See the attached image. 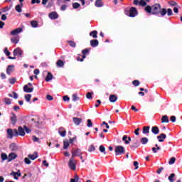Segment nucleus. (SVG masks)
<instances>
[{"mask_svg": "<svg viewBox=\"0 0 182 182\" xmlns=\"http://www.w3.org/2000/svg\"><path fill=\"white\" fill-rule=\"evenodd\" d=\"M145 11L147 14H151V15H159V14H161V16H166V14L168 16L173 15V10L171 9H161L160 4H155L151 6H146Z\"/></svg>", "mask_w": 182, "mask_h": 182, "instance_id": "f257e3e1", "label": "nucleus"}, {"mask_svg": "<svg viewBox=\"0 0 182 182\" xmlns=\"http://www.w3.org/2000/svg\"><path fill=\"white\" fill-rule=\"evenodd\" d=\"M126 15L130 18H134L137 15V9L132 7L129 11H126Z\"/></svg>", "mask_w": 182, "mask_h": 182, "instance_id": "f03ea898", "label": "nucleus"}, {"mask_svg": "<svg viewBox=\"0 0 182 182\" xmlns=\"http://www.w3.org/2000/svg\"><path fill=\"white\" fill-rule=\"evenodd\" d=\"M14 136L18 137V136H21L23 137L25 136V129L22 127H19L18 129H14Z\"/></svg>", "mask_w": 182, "mask_h": 182, "instance_id": "7ed1b4c3", "label": "nucleus"}, {"mask_svg": "<svg viewBox=\"0 0 182 182\" xmlns=\"http://www.w3.org/2000/svg\"><path fill=\"white\" fill-rule=\"evenodd\" d=\"M115 156H122L124 153V147L122 146H117L114 149Z\"/></svg>", "mask_w": 182, "mask_h": 182, "instance_id": "20e7f679", "label": "nucleus"}, {"mask_svg": "<svg viewBox=\"0 0 182 182\" xmlns=\"http://www.w3.org/2000/svg\"><path fill=\"white\" fill-rule=\"evenodd\" d=\"M68 166L71 170H76V160H75V158L71 157L68 162Z\"/></svg>", "mask_w": 182, "mask_h": 182, "instance_id": "39448f33", "label": "nucleus"}, {"mask_svg": "<svg viewBox=\"0 0 182 182\" xmlns=\"http://www.w3.org/2000/svg\"><path fill=\"white\" fill-rule=\"evenodd\" d=\"M22 55H23V51L21 50V48H17L14 50V55L18 56V58H22Z\"/></svg>", "mask_w": 182, "mask_h": 182, "instance_id": "423d86ee", "label": "nucleus"}, {"mask_svg": "<svg viewBox=\"0 0 182 182\" xmlns=\"http://www.w3.org/2000/svg\"><path fill=\"white\" fill-rule=\"evenodd\" d=\"M23 31V28H17L11 32V35H13V36L18 35V33H21V32H22Z\"/></svg>", "mask_w": 182, "mask_h": 182, "instance_id": "0eeeda50", "label": "nucleus"}, {"mask_svg": "<svg viewBox=\"0 0 182 182\" xmlns=\"http://www.w3.org/2000/svg\"><path fill=\"white\" fill-rule=\"evenodd\" d=\"M82 154V151L80 149H76L75 151H72V157L74 159V157H76L77 156H80Z\"/></svg>", "mask_w": 182, "mask_h": 182, "instance_id": "6e6552de", "label": "nucleus"}, {"mask_svg": "<svg viewBox=\"0 0 182 182\" xmlns=\"http://www.w3.org/2000/svg\"><path fill=\"white\" fill-rule=\"evenodd\" d=\"M15 136V132L12 131V129H7V139H12Z\"/></svg>", "mask_w": 182, "mask_h": 182, "instance_id": "1a4fd4ad", "label": "nucleus"}, {"mask_svg": "<svg viewBox=\"0 0 182 182\" xmlns=\"http://www.w3.org/2000/svg\"><path fill=\"white\" fill-rule=\"evenodd\" d=\"M10 176H13L14 177L15 180H18V177H21V171H18V172H11L10 173Z\"/></svg>", "mask_w": 182, "mask_h": 182, "instance_id": "9d476101", "label": "nucleus"}, {"mask_svg": "<svg viewBox=\"0 0 182 182\" xmlns=\"http://www.w3.org/2000/svg\"><path fill=\"white\" fill-rule=\"evenodd\" d=\"M23 91L26 93H32V92H33V87H29L28 85H24Z\"/></svg>", "mask_w": 182, "mask_h": 182, "instance_id": "9b49d317", "label": "nucleus"}, {"mask_svg": "<svg viewBox=\"0 0 182 182\" xmlns=\"http://www.w3.org/2000/svg\"><path fill=\"white\" fill-rule=\"evenodd\" d=\"M166 137H167V136L164 134H161L159 136H157V139H159L160 143H163L164 139H166Z\"/></svg>", "mask_w": 182, "mask_h": 182, "instance_id": "f8f14e48", "label": "nucleus"}, {"mask_svg": "<svg viewBox=\"0 0 182 182\" xmlns=\"http://www.w3.org/2000/svg\"><path fill=\"white\" fill-rule=\"evenodd\" d=\"M28 159L31 160H36L38 159V152H34L33 154H28Z\"/></svg>", "mask_w": 182, "mask_h": 182, "instance_id": "ddd939ff", "label": "nucleus"}, {"mask_svg": "<svg viewBox=\"0 0 182 182\" xmlns=\"http://www.w3.org/2000/svg\"><path fill=\"white\" fill-rule=\"evenodd\" d=\"M73 122L75 123V124H76L77 126H79L80 124V123H82L81 118L74 117V118H73Z\"/></svg>", "mask_w": 182, "mask_h": 182, "instance_id": "4468645a", "label": "nucleus"}, {"mask_svg": "<svg viewBox=\"0 0 182 182\" xmlns=\"http://www.w3.org/2000/svg\"><path fill=\"white\" fill-rule=\"evenodd\" d=\"M49 18L50 19H58V13L56 12H51L49 14Z\"/></svg>", "mask_w": 182, "mask_h": 182, "instance_id": "2eb2a0df", "label": "nucleus"}, {"mask_svg": "<svg viewBox=\"0 0 182 182\" xmlns=\"http://www.w3.org/2000/svg\"><path fill=\"white\" fill-rule=\"evenodd\" d=\"M151 132L154 134H159L160 129H159V127L154 126L151 128Z\"/></svg>", "mask_w": 182, "mask_h": 182, "instance_id": "dca6fc26", "label": "nucleus"}, {"mask_svg": "<svg viewBox=\"0 0 182 182\" xmlns=\"http://www.w3.org/2000/svg\"><path fill=\"white\" fill-rule=\"evenodd\" d=\"M18 157V156L16 155V154L15 153H11L9 155V161H12V160H15V159Z\"/></svg>", "mask_w": 182, "mask_h": 182, "instance_id": "f3484780", "label": "nucleus"}, {"mask_svg": "<svg viewBox=\"0 0 182 182\" xmlns=\"http://www.w3.org/2000/svg\"><path fill=\"white\" fill-rule=\"evenodd\" d=\"M99 45V41L97 40H91L90 41V46L92 48H96V46H97Z\"/></svg>", "mask_w": 182, "mask_h": 182, "instance_id": "a211bd4d", "label": "nucleus"}, {"mask_svg": "<svg viewBox=\"0 0 182 182\" xmlns=\"http://www.w3.org/2000/svg\"><path fill=\"white\" fill-rule=\"evenodd\" d=\"M14 69H15V66L14 65H9L6 70L7 75H11V73L13 72Z\"/></svg>", "mask_w": 182, "mask_h": 182, "instance_id": "6ab92c4d", "label": "nucleus"}, {"mask_svg": "<svg viewBox=\"0 0 182 182\" xmlns=\"http://www.w3.org/2000/svg\"><path fill=\"white\" fill-rule=\"evenodd\" d=\"M11 124H16L17 119L16 115L15 114H12V116L11 117Z\"/></svg>", "mask_w": 182, "mask_h": 182, "instance_id": "aec40b11", "label": "nucleus"}, {"mask_svg": "<svg viewBox=\"0 0 182 182\" xmlns=\"http://www.w3.org/2000/svg\"><path fill=\"white\" fill-rule=\"evenodd\" d=\"M22 6H23V4H20L17 6H16L15 9H16V12H18V13L22 12Z\"/></svg>", "mask_w": 182, "mask_h": 182, "instance_id": "412c9836", "label": "nucleus"}, {"mask_svg": "<svg viewBox=\"0 0 182 182\" xmlns=\"http://www.w3.org/2000/svg\"><path fill=\"white\" fill-rule=\"evenodd\" d=\"M53 79V75L50 73H48V75L46 77V82H50Z\"/></svg>", "mask_w": 182, "mask_h": 182, "instance_id": "4be33fe9", "label": "nucleus"}, {"mask_svg": "<svg viewBox=\"0 0 182 182\" xmlns=\"http://www.w3.org/2000/svg\"><path fill=\"white\" fill-rule=\"evenodd\" d=\"M11 42L12 43H18L19 42V36H16L15 37L11 38Z\"/></svg>", "mask_w": 182, "mask_h": 182, "instance_id": "5701e85b", "label": "nucleus"}, {"mask_svg": "<svg viewBox=\"0 0 182 182\" xmlns=\"http://www.w3.org/2000/svg\"><path fill=\"white\" fill-rule=\"evenodd\" d=\"M117 100V97H116V95H112L109 96V102H111V103H114V102H116Z\"/></svg>", "mask_w": 182, "mask_h": 182, "instance_id": "b1692460", "label": "nucleus"}, {"mask_svg": "<svg viewBox=\"0 0 182 182\" xmlns=\"http://www.w3.org/2000/svg\"><path fill=\"white\" fill-rule=\"evenodd\" d=\"M95 6H97V8H101V6H103V1H102V0H97L95 1Z\"/></svg>", "mask_w": 182, "mask_h": 182, "instance_id": "393cba45", "label": "nucleus"}, {"mask_svg": "<svg viewBox=\"0 0 182 182\" xmlns=\"http://www.w3.org/2000/svg\"><path fill=\"white\" fill-rule=\"evenodd\" d=\"M150 132V127L147 126V127H144L143 128V134H149Z\"/></svg>", "mask_w": 182, "mask_h": 182, "instance_id": "a878e982", "label": "nucleus"}, {"mask_svg": "<svg viewBox=\"0 0 182 182\" xmlns=\"http://www.w3.org/2000/svg\"><path fill=\"white\" fill-rule=\"evenodd\" d=\"M161 120L162 123H168L169 122L168 117H167V115H164Z\"/></svg>", "mask_w": 182, "mask_h": 182, "instance_id": "bb28decb", "label": "nucleus"}, {"mask_svg": "<svg viewBox=\"0 0 182 182\" xmlns=\"http://www.w3.org/2000/svg\"><path fill=\"white\" fill-rule=\"evenodd\" d=\"M69 145H70L69 140H68V139L64 140V141H63V149L65 150H66V149H68V147H69Z\"/></svg>", "mask_w": 182, "mask_h": 182, "instance_id": "cd10ccee", "label": "nucleus"}, {"mask_svg": "<svg viewBox=\"0 0 182 182\" xmlns=\"http://www.w3.org/2000/svg\"><path fill=\"white\" fill-rule=\"evenodd\" d=\"M10 149L12 150V151H16V150H18V146L16 144L13 143L10 145Z\"/></svg>", "mask_w": 182, "mask_h": 182, "instance_id": "c85d7f7f", "label": "nucleus"}, {"mask_svg": "<svg viewBox=\"0 0 182 182\" xmlns=\"http://www.w3.org/2000/svg\"><path fill=\"white\" fill-rule=\"evenodd\" d=\"M141 144H147V143H149V139H147V137L141 138Z\"/></svg>", "mask_w": 182, "mask_h": 182, "instance_id": "c756f323", "label": "nucleus"}, {"mask_svg": "<svg viewBox=\"0 0 182 182\" xmlns=\"http://www.w3.org/2000/svg\"><path fill=\"white\" fill-rule=\"evenodd\" d=\"M56 65H57V66H58V68H63V66H64L65 63L61 60H58L56 63Z\"/></svg>", "mask_w": 182, "mask_h": 182, "instance_id": "7c9ffc66", "label": "nucleus"}, {"mask_svg": "<svg viewBox=\"0 0 182 182\" xmlns=\"http://www.w3.org/2000/svg\"><path fill=\"white\" fill-rule=\"evenodd\" d=\"M60 130H62V128H60V129L58 130L59 134L61 136V137H65V136H66V130H63V132H61Z\"/></svg>", "mask_w": 182, "mask_h": 182, "instance_id": "2f4dec72", "label": "nucleus"}, {"mask_svg": "<svg viewBox=\"0 0 182 182\" xmlns=\"http://www.w3.org/2000/svg\"><path fill=\"white\" fill-rule=\"evenodd\" d=\"M99 150L101 153H103V154H106V148H105L103 145L100 146Z\"/></svg>", "mask_w": 182, "mask_h": 182, "instance_id": "473e14b6", "label": "nucleus"}, {"mask_svg": "<svg viewBox=\"0 0 182 182\" xmlns=\"http://www.w3.org/2000/svg\"><path fill=\"white\" fill-rule=\"evenodd\" d=\"M90 36H92V38H97V31H93L90 33Z\"/></svg>", "mask_w": 182, "mask_h": 182, "instance_id": "72a5a7b5", "label": "nucleus"}, {"mask_svg": "<svg viewBox=\"0 0 182 182\" xmlns=\"http://www.w3.org/2000/svg\"><path fill=\"white\" fill-rule=\"evenodd\" d=\"M174 177H176V174L171 173L168 178L170 182H174Z\"/></svg>", "mask_w": 182, "mask_h": 182, "instance_id": "f704fd0d", "label": "nucleus"}, {"mask_svg": "<svg viewBox=\"0 0 182 182\" xmlns=\"http://www.w3.org/2000/svg\"><path fill=\"white\" fill-rule=\"evenodd\" d=\"M79 176L77 175H75L73 178H71L70 182H77L79 181Z\"/></svg>", "mask_w": 182, "mask_h": 182, "instance_id": "c9c22d12", "label": "nucleus"}, {"mask_svg": "<svg viewBox=\"0 0 182 182\" xmlns=\"http://www.w3.org/2000/svg\"><path fill=\"white\" fill-rule=\"evenodd\" d=\"M146 5H147V2L146 1V0L139 1V6H146Z\"/></svg>", "mask_w": 182, "mask_h": 182, "instance_id": "e433bc0d", "label": "nucleus"}, {"mask_svg": "<svg viewBox=\"0 0 182 182\" xmlns=\"http://www.w3.org/2000/svg\"><path fill=\"white\" fill-rule=\"evenodd\" d=\"M31 25L33 28H36V26H38V21H32L31 22Z\"/></svg>", "mask_w": 182, "mask_h": 182, "instance_id": "4c0bfd02", "label": "nucleus"}, {"mask_svg": "<svg viewBox=\"0 0 182 182\" xmlns=\"http://www.w3.org/2000/svg\"><path fill=\"white\" fill-rule=\"evenodd\" d=\"M31 97H32V95L30 94H28L25 96V99H26V102H31Z\"/></svg>", "mask_w": 182, "mask_h": 182, "instance_id": "58836bf2", "label": "nucleus"}, {"mask_svg": "<svg viewBox=\"0 0 182 182\" xmlns=\"http://www.w3.org/2000/svg\"><path fill=\"white\" fill-rule=\"evenodd\" d=\"M174 163H176V158L172 157L169 159L168 161V164L171 165V164H174Z\"/></svg>", "mask_w": 182, "mask_h": 182, "instance_id": "ea45409f", "label": "nucleus"}, {"mask_svg": "<svg viewBox=\"0 0 182 182\" xmlns=\"http://www.w3.org/2000/svg\"><path fill=\"white\" fill-rule=\"evenodd\" d=\"M95 150H96V148H95L94 145H91L88 148V151H90V153H92V151H95Z\"/></svg>", "mask_w": 182, "mask_h": 182, "instance_id": "a19ab883", "label": "nucleus"}, {"mask_svg": "<svg viewBox=\"0 0 182 182\" xmlns=\"http://www.w3.org/2000/svg\"><path fill=\"white\" fill-rule=\"evenodd\" d=\"M87 127H92V126H93V123H92L91 119H87Z\"/></svg>", "mask_w": 182, "mask_h": 182, "instance_id": "79ce46f5", "label": "nucleus"}, {"mask_svg": "<svg viewBox=\"0 0 182 182\" xmlns=\"http://www.w3.org/2000/svg\"><path fill=\"white\" fill-rule=\"evenodd\" d=\"M68 43L70 45V46H72V48H75L76 47V43L74 41H68Z\"/></svg>", "mask_w": 182, "mask_h": 182, "instance_id": "37998d69", "label": "nucleus"}, {"mask_svg": "<svg viewBox=\"0 0 182 182\" xmlns=\"http://www.w3.org/2000/svg\"><path fill=\"white\" fill-rule=\"evenodd\" d=\"M73 102H77V100H79V97H77V95H73Z\"/></svg>", "mask_w": 182, "mask_h": 182, "instance_id": "c03bdc74", "label": "nucleus"}, {"mask_svg": "<svg viewBox=\"0 0 182 182\" xmlns=\"http://www.w3.org/2000/svg\"><path fill=\"white\" fill-rule=\"evenodd\" d=\"M73 6L74 9H77V8L80 7V4L79 3H74L73 4Z\"/></svg>", "mask_w": 182, "mask_h": 182, "instance_id": "a18cd8bd", "label": "nucleus"}, {"mask_svg": "<svg viewBox=\"0 0 182 182\" xmlns=\"http://www.w3.org/2000/svg\"><path fill=\"white\" fill-rule=\"evenodd\" d=\"M169 5H171V6H177V2L174 1H168Z\"/></svg>", "mask_w": 182, "mask_h": 182, "instance_id": "49530a36", "label": "nucleus"}, {"mask_svg": "<svg viewBox=\"0 0 182 182\" xmlns=\"http://www.w3.org/2000/svg\"><path fill=\"white\" fill-rule=\"evenodd\" d=\"M122 140L123 141H125V144H129V141L127 140V136L126 135H124L123 137H122Z\"/></svg>", "mask_w": 182, "mask_h": 182, "instance_id": "de8ad7c7", "label": "nucleus"}, {"mask_svg": "<svg viewBox=\"0 0 182 182\" xmlns=\"http://www.w3.org/2000/svg\"><path fill=\"white\" fill-rule=\"evenodd\" d=\"M159 150H161L160 146H157V148H156V147H153L152 148V151L154 153H157V151H159Z\"/></svg>", "mask_w": 182, "mask_h": 182, "instance_id": "09e8293b", "label": "nucleus"}, {"mask_svg": "<svg viewBox=\"0 0 182 182\" xmlns=\"http://www.w3.org/2000/svg\"><path fill=\"white\" fill-rule=\"evenodd\" d=\"M4 102H5L6 105H11V99H9V98H5Z\"/></svg>", "mask_w": 182, "mask_h": 182, "instance_id": "8fccbe9b", "label": "nucleus"}, {"mask_svg": "<svg viewBox=\"0 0 182 182\" xmlns=\"http://www.w3.org/2000/svg\"><path fill=\"white\" fill-rule=\"evenodd\" d=\"M24 163H26V164H31V159H29V158H25Z\"/></svg>", "mask_w": 182, "mask_h": 182, "instance_id": "3c124183", "label": "nucleus"}, {"mask_svg": "<svg viewBox=\"0 0 182 182\" xmlns=\"http://www.w3.org/2000/svg\"><path fill=\"white\" fill-rule=\"evenodd\" d=\"M6 159H8V155H6V154H1V159L4 160H6Z\"/></svg>", "mask_w": 182, "mask_h": 182, "instance_id": "603ef678", "label": "nucleus"}, {"mask_svg": "<svg viewBox=\"0 0 182 182\" xmlns=\"http://www.w3.org/2000/svg\"><path fill=\"white\" fill-rule=\"evenodd\" d=\"M170 120L172 123H176V120H177V119L176 118V116H171Z\"/></svg>", "mask_w": 182, "mask_h": 182, "instance_id": "864d4df0", "label": "nucleus"}, {"mask_svg": "<svg viewBox=\"0 0 182 182\" xmlns=\"http://www.w3.org/2000/svg\"><path fill=\"white\" fill-rule=\"evenodd\" d=\"M133 85L134 86H139V85H140V82H139V80H136L133 81Z\"/></svg>", "mask_w": 182, "mask_h": 182, "instance_id": "5fc2aeb1", "label": "nucleus"}, {"mask_svg": "<svg viewBox=\"0 0 182 182\" xmlns=\"http://www.w3.org/2000/svg\"><path fill=\"white\" fill-rule=\"evenodd\" d=\"M32 140H33V141H34V142L39 141V138H38V137H36V136L33 135V136H32Z\"/></svg>", "mask_w": 182, "mask_h": 182, "instance_id": "6e6d98bb", "label": "nucleus"}, {"mask_svg": "<svg viewBox=\"0 0 182 182\" xmlns=\"http://www.w3.org/2000/svg\"><path fill=\"white\" fill-rule=\"evenodd\" d=\"M82 55H83L82 56H86L85 55H86L87 53H89V50H88V49L82 50Z\"/></svg>", "mask_w": 182, "mask_h": 182, "instance_id": "4d7b16f0", "label": "nucleus"}, {"mask_svg": "<svg viewBox=\"0 0 182 182\" xmlns=\"http://www.w3.org/2000/svg\"><path fill=\"white\" fill-rule=\"evenodd\" d=\"M92 95H93V92H87L86 95L87 99H92Z\"/></svg>", "mask_w": 182, "mask_h": 182, "instance_id": "13d9d810", "label": "nucleus"}, {"mask_svg": "<svg viewBox=\"0 0 182 182\" xmlns=\"http://www.w3.org/2000/svg\"><path fill=\"white\" fill-rule=\"evenodd\" d=\"M15 82H16V80L15 78L9 79V82L11 85H14Z\"/></svg>", "mask_w": 182, "mask_h": 182, "instance_id": "bf43d9fd", "label": "nucleus"}, {"mask_svg": "<svg viewBox=\"0 0 182 182\" xmlns=\"http://www.w3.org/2000/svg\"><path fill=\"white\" fill-rule=\"evenodd\" d=\"M134 166L135 167V170H137V168H139V162L137 161H134Z\"/></svg>", "mask_w": 182, "mask_h": 182, "instance_id": "052dcab7", "label": "nucleus"}, {"mask_svg": "<svg viewBox=\"0 0 182 182\" xmlns=\"http://www.w3.org/2000/svg\"><path fill=\"white\" fill-rule=\"evenodd\" d=\"M31 4H41V0H31Z\"/></svg>", "mask_w": 182, "mask_h": 182, "instance_id": "680f3d73", "label": "nucleus"}, {"mask_svg": "<svg viewBox=\"0 0 182 182\" xmlns=\"http://www.w3.org/2000/svg\"><path fill=\"white\" fill-rule=\"evenodd\" d=\"M63 100H64V102H69L70 98H69V97H68L67 95H65V96H64V97H63Z\"/></svg>", "mask_w": 182, "mask_h": 182, "instance_id": "e2e57ef3", "label": "nucleus"}, {"mask_svg": "<svg viewBox=\"0 0 182 182\" xmlns=\"http://www.w3.org/2000/svg\"><path fill=\"white\" fill-rule=\"evenodd\" d=\"M139 132H140V128H137L136 129H135L134 134H136V136H139Z\"/></svg>", "mask_w": 182, "mask_h": 182, "instance_id": "0e129e2a", "label": "nucleus"}, {"mask_svg": "<svg viewBox=\"0 0 182 182\" xmlns=\"http://www.w3.org/2000/svg\"><path fill=\"white\" fill-rule=\"evenodd\" d=\"M23 127H24L25 131H26L27 133H31V129L26 127V126H24Z\"/></svg>", "mask_w": 182, "mask_h": 182, "instance_id": "69168bd1", "label": "nucleus"}, {"mask_svg": "<svg viewBox=\"0 0 182 182\" xmlns=\"http://www.w3.org/2000/svg\"><path fill=\"white\" fill-rule=\"evenodd\" d=\"M46 99L47 100H53V97H52L51 95H47Z\"/></svg>", "mask_w": 182, "mask_h": 182, "instance_id": "338daca9", "label": "nucleus"}, {"mask_svg": "<svg viewBox=\"0 0 182 182\" xmlns=\"http://www.w3.org/2000/svg\"><path fill=\"white\" fill-rule=\"evenodd\" d=\"M163 170H164V168L161 167L159 169L157 170L156 171L157 174H160V173H161Z\"/></svg>", "mask_w": 182, "mask_h": 182, "instance_id": "774afa93", "label": "nucleus"}]
</instances>
